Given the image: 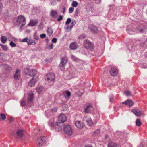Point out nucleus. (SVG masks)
<instances>
[{"label": "nucleus", "mask_w": 147, "mask_h": 147, "mask_svg": "<svg viewBox=\"0 0 147 147\" xmlns=\"http://www.w3.org/2000/svg\"><path fill=\"white\" fill-rule=\"evenodd\" d=\"M67 120V117L66 116L63 114L60 115L58 117V121L60 122L63 123L65 122Z\"/></svg>", "instance_id": "obj_13"}, {"label": "nucleus", "mask_w": 147, "mask_h": 147, "mask_svg": "<svg viewBox=\"0 0 147 147\" xmlns=\"http://www.w3.org/2000/svg\"><path fill=\"white\" fill-rule=\"evenodd\" d=\"M85 147H93L92 146H85Z\"/></svg>", "instance_id": "obj_64"}, {"label": "nucleus", "mask_w": 147, "mask_h": 147, "mask_svg": "<svg viewBox=\"0 0 147 147\" xmlns=\"http://www.w3.org/2000/svg\"><path fill=\"white\" fill-rule=\"evenodd\" d=\"M53 47H47L46 49H52L53 48Z\"/></svg>", "instance_id": "obj_58"}, {"label": "nucleus", "mask_w": 147, "mask_h": 147, "mask_svg": "<svg viewBox=\"0 0 147 147\" xmlns=\"http://www.w3.org/2000/svg\"><path fill=\"white\" fill-rule=\"evenodd\" d=\"M127 32L128 34H134L133 31L131 30H130L129 29H127Z\"/></svg>", "instance_id": "obj_41"}, {"label": "nucleus", "mask_w": 147, "mask_h": 147, "mask_svg": "<svg viewBox=\"0 0 147 147\" xmlns=\"http://www.w3.org/2000/svg\"><path fill=\"white\" fill-rule=\"evenodd\" d=\"M138 147H143V146L142 144H140L139 146H138Z\"/></svg>", "instance_id": "obj_60"}, {"label": "nucleus", "mask_w": 147, "mask_h": 147, "mask_svg": "<svg viewBox=\"0 0 147 147\" xmlns=\"http://www.w3.org/2000/svg\"><path fill=\"white\" fill-rule=\"evenodd\" d=\"M50 15L53 18H56L58 16V13L56 10H52L50 13Z\"/></svg>", "instance_id": "obj_15"}, {"label": "nucleus", "mask_w": 147, "mask_h": 147, "mask_svg": "<svg viewBox=\"0 0 147 147\" xmlns=\"http://www.w3.org/2000/svg\"><path fill=\"white\" fill-rule=\"evenodd\" d=\"M6 118L5 115L3 113H1L0 114V119L1 121H3Z\"/></svg>", "instance_id": "obj_32"}, {"label": "nucleus", "mask_w": 147, "mask_h": 147, "mask_svg": "<svg viewBox=\"0 0 147 147\" xmlns=\"http://www.w3.org/2000/svg\"><path fill=\"white\" fill-rule=\"evenodd\" d=\"M25 72L27 75L31 76H34L36 73V70L33 69H30L29 68H27L25 69Z\"/></svg>", "instance_id": "obj_6"}, {"label": "nucleus", "mask_w": 147, "mask_h": 147, "mask_svg": "<svg viewBox=\"0 0 147 147\" xmlns=\"http://www.w3.org/2000/svg\"><path fill=\"white\" fill-rule=\"evenodd\" d=\"M123 104L127 105L129 106H132L133 105V102L131 100H127L122 103Z\"/></svg>", "instance_id": "obj_23"}, {"label": "nucleus", "mask_w": 147, "mask_h": 147, "mask_svg": "<svg viewBox=\"0 0 147 147\" xmlns=\"http://www.w3.org/2000/svg\"><path fill=\"white\" fill-rule=\"evenodd\" d=\"M46 141V138L45 136L41 137L38 138L36 142V145L39 146H42Z\"/></svg>", "instance_id": "obj_8"}, {"label": "nucleus", "mask_w": 147, "mask_h": 147, "mask_svg": "<svg viewBox=\"0 0 147 147\" xmlns=\"http://www.w3.org/2000/svg\"><path fill=\"white\" fill-rule=\"evenodd\" d=\"M63 95L66 99H69L71 95V93L69 91L67 90L64 92L63 93Z\"/></svg>", "instance_id": "obj_22"}, {"label": "nucleus", "mask_w": 147, "mask_h": 147, "mask_svg": "<svg viewBox=\"0 0 147 147\" xmlns=\"http://www.w3.org/2000/svg\"><path fill=\"white\" fill-rule=\"evenodd\" d=\"M63 19V17L62 15H60L59 18L57 19L58 21H60L61 20Z\"/></svg>", "instance_id": "obj_48"}, {"label": "nucleus", "mask_w": 147, "mask_h": 147, "mask_svg": "<svg viewBox=\"0 0 147 147\" xmlns=\"http://www.w3.org/2000/svg\"><path fill=\"white\" fill-rule=\"evenodd\" d=\"M71 25L70 27V30H71L72 28L76 24V22L75 20L72 21L71 23Z\"/></svg>", "instance_id": "obj_38"}, {"label": "nucleus", "mask_w": 147, "mask_h": 147, "mask_svg": "<svg viewBox=\"0 0 147 147\" xmlns=\"http://www.w3.org/2000/svg\"><path fill=\"white\" fill-rule=\"evenodd\" d=\"M78 3L76 1H73L71 5L73 7H76L78 5Z\"/></svg>", "instance_id": "obj_35"}, {"label": "nucleus", "mask_w": 147, "mask_h": 147, "mask_svg": "<svg viewBox=\"0 0 147 147\" xmlns=\"http://www.w3.org/2000/svg\"><path fill=\"white\" fill-rule=\"evenodd\" d=\"M100 131L99 130H97L95 131L94 132V135H98Z\"/></svg>", "instance_id": "obj_54"}, {"label": "nucleus", "mask_w": 147, "mask_h": 147, "mask_svg": "<svg viewBox=\"0 0 147 147\" xmlns=\"http://www.w3.org/2000/svg\"><path fill=\"white\" fill-rule=\"evenodd\" d=\"M77 43L76 42H74L71 43L70 46H76L77 45Z\"/></svg>", "instance_id": "obj_46"}, {"label": "nucleus", "mask_w": 147, "mask_h": 147, "mask_svg": "<svg viewBox=\"0 0 147 147\" xmlns=\"http://www.w3.org/2000/svg\"><path fill=\"white\" fill-rule=\"evenodd\" d=\"M88 28L94 34H96L98 32V28L95 26L92 25H89Z\"/></svg>", "instance_id": "obj_12"}, {"label": "nucleus", "mask_w": 147, "mask_h": 147, "mask_svg": "<svg viewBox=\"0 0 147 147\" xmlns=\"http://www.w3.org/2000/svg\"><path fill=\"white\" fill-rule=\"evenodd\" d=\"M38 22L36 20H31L28 24L29 26H35L37 24Z\"/></svg>", "instance_id": "obj_21"}, {"label": "nucleus", "mask_w": 147, "mask_h": 147, "mask_svg": "<svg viewBox=\"0 0 147 147\" xmlns=\"http://www.w3.org/2000/svg\"><path fill=\"white\" fill-rule=\"evenodd\" d=\"M84 44L85 46H92L94 44L88 40H86L84 42Z\"/></svg>", "instance_id": "obj_26"}, {"label": "nucleus", "mask_w": 147, "mask_h": 147, "mask_svg": "<svg viewBox=\"0 0 147 147\" xmlns=\"http://www.w3.org/2000/svg\"><path fill=\"white\" fill-rule=\"evenodd\" d=\"M95 0L96 1H97V3H98L100 2L101 1V0Z\"/></svg>", "instance_id": "obj_62"}, {"label": "nucleus", "mask_w": 147, "mask_h": 147, "mask_svg": "<svg viewBox=\"0 0 147 147\" xmlns=\"http://www.w3.org/2000/svg\"><path fill=\"white\" fill-rule=\"evenodd\" d=\"M16 22L18 25H21L20 28H22L26 24L25 18L23 16L20 15L18 17Z\"/></svg>", "instance_id": "obj_4"}, {"label": "nucleus", "mask_w": 147, "mask_h": 147, "mask_svg": "<svg viewBox=\"0 0 147 147\" xmlns=\"http://www.w3.org/2000/svg\"><path fill=\"white\" fill-rule=\"evenodd\" d=\"M63 129L65 133L68 135H71L73 133L72 129L69 125H67L65 126Z\"/></svg>", "instance_id": "obj_7"}, {"label": "nucleus", "mask_w": 147, "mask_h": 147, "mask_svg": "<svg viewBox=\"0 0 147 147\" xmlns=\"http://www.w3.org/2000/svg\"><path fill=\"white\" fill-rule=\"evenodd\" d=\"M110 72L111 76H115L118 74V70L115 67H112L110 69Z\"/></svg>", "instance_id": "obj_11"}, {"label": "nucleus", "mask_w": 147, "mask_h": 147, "mask_svg": "<svg viewBox=\"0 0 147 147\" xmlns=\"http://www.w3.org/2000/svg\"><path fill=\"white\" fill-rule=\"evenodd\" d=\"M113 94H111L109 96L110 101L111 102H112L113 101Z\"/></svg>", "instance_id": "obj_42"}, {"label": "nucleus", "mask_w": 147, "mask_h": 147, "mask_svg": "<svg viewBox=\"0 0 147 147\" xmlns=\"http://www.w3.org/2000/svg\"><path fill=\"white\" fill-rule=\"evenodd\" d=\"M2 49L6 51L7 49V47H2Z\"/></svg>", "instance_id": "obj_57"}, {"label": "nucleus", "mask_w": 147, "mask_h": 147, "mask_svg": "<svg viewBox=\"0 0 147 147\" xmlns=\"http://www.w3.org/2000/svg\"><path fill=\"white\" fill-rule=\"evenodd\" d=\"M52 42L53 43H55L57 41V39L56 38H53L52 40Z\"/></svg>", "instance_id": "obj_51"}, {"label": "nucleus", "mask_w": 147, "mask_h": 147, "mask_svg": "<svg viewBox=\"0 0 147 147\" xmlns=\"http://www.w3.org/2000/svg\"><path fill=\"white\" fill-rule=\"evenodd\" d=\"M125 94L127 96H129L131 95V93L129 91L125 90L124 91Z\"/></svg>", "instance_id": "obj_33"}, {"label": "nucleus", "mask_w": 147, "mask_h": 147, "mask_svg": "<svg viewBox=\"0 0 147 147\" xmlns=\"http://www.w3.org/2000/svg\"><path fill=\"white\" fill-rule=\"evenodd\" d=\"M65 8H64L63 9V13H65Z\"/></svg>", "instance_id": "obj_61"}, {"label": "nucleus", "mask_w": 147, "mask_h": 147, "mask_svg": "<svg viewBox=\"0 0 147 147\" xmlns=\"http://www.w3.org/2000/svg\"><path fill=\"white\" fill-rule=\"evenodd\" d=\"M5 74L3 73H0V81H3L5 79Z\"/></svg>", "instance_id": "obj_31"}, {"label": "nucleus", "mask_w": 147, "mask_h": 147, "mask_svg": "<svg viewBox=\"0 0 147 147\" xmlns=\"http://www.w3.org/2000/svg\"><path fill=\"white\" fill-rule=\"evenodd\" d=\"M132 112L136 116H140L141 115V112L139 110L133 109L132 110Z\"/></svg>", "instance_id": "obj_20"}, {"label": "nucleus", "mask_w": 147, "mask_h": 147, "mask_svg": "<svg viewBox=\"0 0 147 147\" xmlns=\"http://www.w3.org/2000/svg\"><path fill=\"white\" fill-rule=\"evenodd\" d=\"M108 147H119V145L113 142H110L108 144Z\"/></svg>", "instance_id": "obj_24"}, {"label": "nucleus", "mask_w": 147, "mask_h": 147, "mask_svg": "<svg viewBox=\"0 0 147 147\" xmlns=\"http://www.w3.org/2000/svg\"><path fill=\"white\" fill-rule=\"evenodd\" d=\"M34 37L36 40H38L39 39V37L36 32H35L34 35Z\"/></svg>", "instance_id": "obj_36"}, {"label": "nucleus", "mask_w": 147, "mask_h": 147, "mask_svg": "<svg viewBox=\"0 0 147 147\" xmlns=\"http://www.w3.org/2000/svg\"><path fill=\"white\" fill-rule=\"evenodd\" d=\"M74 9L73 7H70L69 9V13H71L74 11Z\"/></svg>", "instance_id": "obj_45"}, {"label": "nucleus", "mask_w": 147, "mask_h": 147, "mask_svg": "<svg viewBox=\"0 0 147 147\" xmlns=\"http://www.w3.org/2000/svg\"><path fill=\"white\" fill-rule=\"evenodd\" d=\"M75 125L76 127L80 129L82 128L84 125L82 122L79 121H76L75 123Z\"/></svg>", "instance_id": "obj_18"}, {"label": "nucleus", "mask_w": 147, "mask_h": 147, "mask_svg": "<svg viewBox=\"0 0 147 147\" xmlns=\"http://www.w3.org/2000/svg\"><path fill=\"white\" fill-rule=\"evenodd\" d=\"M70 49L71 50H75L77 48V47H69Z\"/></svg>", "instance_id": "obj_50"}, {"label": "nucleus", "mask_w": 147, "mask_h": 147, "mask_svg": "<svg viewBox=\"0 0 147 147\" xmlns=\"http://www.w3.org/2000/svg\"><path fill=\"white\" fill-rule=\"evenodd\" d=\"M86 37V35L84 34L80 35L78 37V38L80 39H84Z\"/></svg>", "instance_id": "obj_40"}, {"label": "nucleus", "mask_w": 147, "mask_h": 147, "mask_svg": "<svg viewBox=\"0 0 147 147\" xmlns=\"http://www.w3.org/2000/svg\"><path fill=\"white\" fill-rule=\"evenodd\" d=\"M140 67L144 68H147V65L146 64H141L140 65Z\"/></svg>", "instance_id": "obj_43"}, {"label": "nucleus", "mask_w": 147, "mask_h": 147, "mask_svg": "<svg viewBox=\"0 0 147 147\" xmlns=\"http://www.w3.org/2000/svg\"><path fill=\"white\" fill-rule=\"evenodd\" d=\"M54 3V1H52L51 2V5H54V4H53V3Z\"/></svg>", "instance_id": "obj_59"}, {"label": "nucleus", "mask_w": 147, "mask_h": 147, "mask_svg": "<svg viewBox=\"0 0 147 147\" xmlns=\"http://www.w3.org/2000/svg\"><path fill=\"white\" fill-rule=\"evenodd\" d=\"M57 108L56 107H55V108H53L52 109H51V111L53 112H55V111H56L57 110Z\"/></svg>", "instance_id": "obj_52"}, {"label": "nucleus", "mask_w": 147, "mask_h": 147, "mask_svg": "<svg viewBox=\"0 0 147 147\" xmlns=\"http://www.w3.org/2000/svg\"><path fill=\"white\" fill-rule=\"evenodd\" d=\"M10 45L11 46H16V45L12 41H11L10 42Z\"/></svg>", "instance_id": "obj_53"}, {"label": "nucleus", "mask_w": 147, "mask_h": 147, "mask_svg": "<svg viewBox=\"0 0 147 147\" xmlns=\"http://www.w3.org/2000/svg\"><path fill=\"white\" fill-rule=\"evenodd\" d=\"M23 131L22 130L19 129L17 131L16 134L18 136L22 137L23 135Z\"/></svg>", "instance_id": "obj_30"}, {"label": "nucleus", "mask_w": 147, "mask_h": 147, "mask_svg": "<svg viewBox=\"0 0 147 147\" xmlns=\"http://www.w3.org/2000/svg\"><path fill=\"white\" fill-rule=\"evenodd\" d=\"M34 94L32 92L29 93L28 95V98L27 102L24 101V100L21 101L20 104L22 106L28 105L29 106L28 104H31L33 101Z\"/></svg>", "instance_id": "obj_3"}, {"label": "nucleus", "mask_w": 147, "mask_h": 147, "mask_svg": "<svg viewBox=\"0 0 147 147\" xmlns=\"http://www.w3.org/2000/svg\"><path fill=\"white\" fill-rule=\"evenodd\" d=\"M84 112L89 113L93 110L92 105L91 104H87L84 107Z\"/></svg>", "instance_id": "obj_9"}, {"label": "nucleus", "mask_w": 147, "mask_h": 147, "mask_svg": "<svg viewBox=\"0 0 147 147\" xmlns=\"http://www.w3.org/2000/svg\"><path fill=\"white\" fill-rule=\"evenodd\" d=\"M28 38L26 37L25 38L22 39L20 41L21 42H27L28 43Z\"/></svg>", "instance_id": "obj_39"}, {"label": "nucleus", "mask_w": 147, "mask_h": 147, "mask_svg": "<svg viewBox=\"0 0 147 147\" xmlns=\"http://www.w3.org/2000/svg\"><path fill=\"white\" fill-rule=\"evenodd\" d=\"M86 47V48L87 49H89V48L90 47H88V46H87V47Z\"/></svg>", "instance_id": "obj_63"}, {"label": "nucleus", "mask_w": 147, "mask_h": 147, "mask_svg": "<svg viewBox=\"0 0 147 147\" xmlns=\"http://www.w3.org/2000/svg\"><path fill=\"white\" fill-rule=\"evenodd\" d=\"M44 89L43 86L40 85H38V87L36 88V90L38 93L40 94Z\"/></svg>", "instance_id": "obj_25"}, {"label": "nucleus", "mask_w": 147, "mask_h": 147, "mask_svg": "<svg viewBox=\"0 0 147 147\" xmlns=\"http://www.w3.org/2000/svg\"><path fill=\"white\" fill-rule=\"evenodd\" d=\"M47 32L48 35L51 36L53 33V30L51 27H49L47 29Z\"/></svg>", "instance_id": "obj_27"}, {"label": "nucleus", "mask_w": 147, "mask_h": 147, "mask_svg": "<svg viewBox=\"0 0 147 147\" xmlns=\"http://www.w3.org/2000/svg\"><path fill=\"white\" fill-rule=\"evenodd\" d=\"M67 59L66 57H64L61 58V62L59 64V67L61 70L65 69V67L67 62Z\"/></svg>", "instance_id": "obj_5"}, {"label": "nucleus", "mask_w": 147, "mask_h": 147, "mask_svg": "<svg viewBox=\"0 0 147 147\" xmlns=\"http://www.w3.org/2000/svg\"><path fill=\"white\" fill-rule=\"evenodd\" d=\"M71 22V19L70 18H68L65 22V24L66 25H68Z\"/></svg>", "instance_id": "obj_44"}, {"label": "nucleus", "mask_w": 147, "mask_h": 147, "mask_svg": "<svg viewBox=\"0 0 147 147\" xmlns=\"http://www.w3.org/2000/svg\"><path fill=\"white\" fill-rule=\"evenodd\" d=\"M0 40L2 43L5 44L7 41V38L5 36H1Z\"/></svg>", "instance_id": "obj_29"}, {"label": "nucleus", "mask_w": 147, "mask_h": 147, "mask_svg": "<svg viewBox=\"0 0 147 147\" xmlns=\"http://www.w3.org/2000/svg\"><path fill=\"white\" fill-rule=\"evenodd\" d=\"M37 43L36 40L31 38H28V44L29 45H36Z\"/></svg>", "instance_id": "obj_16"}, {"label": "nucleus", "mask_w": 147, "mask_h": 147, "mask_svg": "<svg viewBox=\"0 0 147 147\" xmlns=\"http://www.w3.org/2000/svg\"><path fill=\"white\" fill-rule=\"evenodd\" d=\"M20 77V71L17 69L14 75V78L15 80H17L19 79Z\"/></svg>", "instance_id": "obj_14"}, {"label": "nucleus", "mask_w": 147, "mask_h": 147, "mask_svg": "<svg viewBox=\"0 0 147 147\" xmlns=\"http://www.w3.org/2000/svg\"><path fill=\"white\" fill-rule=\"evenodd\" d=\"M45 79L50 85H52L55 81V77L53 73H48L45 76Z\"/></svg>", "instance_id": "obj_1"}, {"label": "nucleus", "mask_w": 147, "mask_h": 147, "mask_svg": "<svg viewBox=\"0 0 147 147\" xmlns=\"http://www.w3.org/2000/svg\"><path fill=\"white\" fill-rule=\"evenodd\" d=\"M3 8V5L2 3L0 1V12L2 11Z\"/></svg>", "instance_id": "obj_56"}, {"label": "nucleus", "mask_w": 147, "mask_h": 147, "mask_svg": "<svg viewBox=\"0 0 147 147\" xmlns=\"http://www.w3.org/2000/svg\"><path fill=\"white\" fill-rule=\"evenodd\" d=\"M71 58L72 60L75 61H77L79 60L78 58L72 55H71Z\"/></svg>", "instance_id": "obj_37"}, {"label": "nucleus", "mask_w": 147, "mask_h": 147, "mask_svg": "<svg viewBox=\"0 0 147 147\" xmlns=\"http://www.w3.org/2000/svg\"><path fill=\"white\" fill-rule=\"evenodd\" d=\"M79 9L78 8H77L76 10V11H75V14L77 15L79 14Z\"/></svg>", "instance_id": "obj_55"}, {"label": "nucleus", "mask_w": 147, "mask_h": 147, "mask_svg": "<svg viewBox=\"0 0 147 147\" xmlns=\"http://www.w3.org/2000/svg\"><path fill=\"white\" fill-rule=\"evenodd\" d=\"M49 125L52 127H55L56 130L57 131H61L62 129L64 124L58 121L55 123L54 122H50L49 123Z\"/></svg>", "instance_id": "obj_2"}, {"label": "nucleus", "mask_w": 147, "mask_h": 147, "mask_svg": "<svg viewBox=\"0 0 147 147\" xmlns=\"http://www.w3.org/2000/svg\"><path fill=\"white\" fill-rule=\"evenodd\" d=\"M2 66L7 71H9L11 69V67L7 64H3Z\"/></svg>", "instance_id": "obj_28"}, {"label": "nucleus", "mask_w": 147, "mask_h": 147, "mask_svg": "<svg viewBox=\"0 0 147 147\" xmlns=\"http://www.w3.org/2000/svg\"><path fill=\"white\" fill-rule=\"evenodd\" d=\"M83 121L86 122L89 126H91L93 124V122L90 117L86 116L83 118Z\"/></svg>", "instance_id": "obj_10"}, {"label": "nucleus", "mask_w": 147, "mask_h": 147, "mask_svg": "<svg viewBox=\"0 0 147 147\" xmlns=\"http://www.w3.org/2000/svg\"><path fill=\"white\" fill-rule=\"evenodd\" d=\"M46 36V35L45 34H42L40 35V37L41 38H44Z\"/></svg>", "instance_id": "obj_47"}, {"label": "nucleus", "mask_w": 147, "mask_h": 147, "mask_svg": "<svg viewBox=\"0 0 147 147\" xmlns=\"http://www.w3.org/2000/svg\"><path fill=\"white\" fill-rule=\"evenodd\" d=\"M0 56H1V59H4L5 58L4 54L2 53H0Z\"/></svg>", "instance_id": "obj_49"}, {"label": "nucleus", "mask_w": 147, "mask_h": 147, "mask_svg": "<svg viewBox=\"0 0 147 147\" xmlns=\"http://www.w3.org/2000/svg\"><path fill=\"white\" fill-rule=\"evenodd\" d=\"M36 78H32L30 81L28 83V85L30 87L34 86H35V83L36 82Z\"/></svg>", "instance_id": "obj_19"}, {"label": "nucleus", "mask_w": 147, "mask_h": 147, "mask_svg": "<svg viewBox=\"0 0 147 147\" xmlns=\"http://www.w3.org/2000/svg\"><path fill=\"white\" fill-rule=\"evenodd\" d=\"M136 125L137 126H139L141 125V123L140 122V120L139 119H136Z\"/></svg>", "instance_id": "obj_34"}, {"label": "nucleus", "mask_w": 147, "mask_h": 147, "mask_svg": "<svg viewBox=\"0 0 147 147\" xmlns=\"http://www.w3.org/2000/svg\"><path fill=\"white\" fill-rule=\"evenodd\" d=\"M137 30L140 33H144L147 31V28L146 27H139L137 28Z\"/></svg>", "instance_id": "obj_17"}]
</instances>
